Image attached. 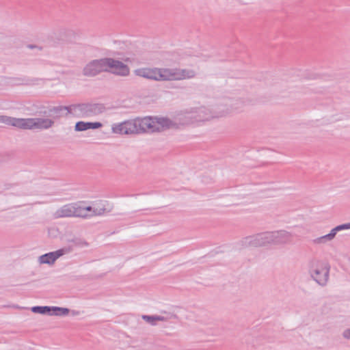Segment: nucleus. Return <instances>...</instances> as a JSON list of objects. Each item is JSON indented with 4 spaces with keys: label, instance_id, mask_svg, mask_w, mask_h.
Listing matches in <instances>:
<instances>
[{
    "label": "nucleus",
    "instance_id": "10",
    "mask_svg": "<svg viewBox=\"0 0 350 350\" xmlns=\"http://www.w3.org/2000/svg\"><path fill=\"white\" fill-rule=\"evenodd\" d=\"M268 244H286L292 241L293 235L285 230L266 232Z\"/></svg>",
    "mask_w": 350,
    "mask_h": 350
},
{
    "label": "nucleus",
    "instance_id": "7",
    "mask_svg": "<svg viewBox=\"0 0 350 350\" xmlns=\"http://www.w3.org/2000/svg\"><path fill=\"white\" fill-rule=\"evenodd\" d=\"M267 239L266 232L246 237L237 243V247L241 250L264 246L268 244Z\"/></svg>",
    "mask_w": 350,
    "mask_h": 350
},
{
    "label": "nucleus",
    "instance_id": "19",
    "mask_svg": "<svg viewBox=\"0 0 350 350\" xmlns=\"http://www.w3.org/2000/svg\"><path fill=\"white\" fill-rule=\"evenodd\" d=\"M334 234L331 230L327 234L317 237L312 240V243L316 245H325L332 241L335 238Z\"/></svg>",
    "mask_w": 350,
    "mask_h": 350
},
{
    "label": "nucleus",
    "instance_id": "15",
    "mask_svg": "<svg viewBox=\"0 0 350 350\" xmlns=\"http://www.w3.org/2000/svg\"><path fill=\"white\" fill-rule=\"evenodd\" d=\"M101 126L102 124L100 122H85L80 121L76 123L75 129L77 131H84L88 129H99Z\"/></svg>",
    "mask_w": 350,
    "mask_h": 350
},
{
    "label": "nucleus",
    "instance_id": "17",
    "mask_svg": "<svg viewBox=\"0 0 350 350\" xmlns=\"http://www.w3.org/2000/svg\"><path fill=\"white\" fill-rule=\"evenodd\" d=\"M111 207L106 202L104 203L97 204L94 206L92 216L102 215L105 213H109Z\"/></svg>",
    "mask_w": 350,
    "mask_h": 350
},
{
    "label": "nucleus",
    "instance_id": "6",
    "mask_svg": "<svg viewBox=\"0 0 350 350\" xmlns=\"http://www.w3.org/2000/svg\"><path fill=\"white\" fill-rule=\"evenodd\" d=\"M54 124V121L49 118H23L22 129H48Z\"/></svg>",
    "mask_w": 350,
    "mask_h": 350
},
{
    "label": "nucleus",
    "instance_id": "20",
    "mask_svg": "<svg viewBox=\"0 0 350 350\" xmlns=\"http://www.w3.org/2000/svg\"><path fill=\"white\" fill-rule=\"evenodd\" d=\"M94 206H81L79 204L77 203V210L80 213V215H78L79 217H88L92 216Z\"/></svg>",
    "mask_w": 350,
    "mask_h": 350
},
{
    "label": "nucleus",
    "instance_id": "21",
    "mask_svg": "<svg viewBox=\"0 0 350 350\" xmlns=\"http://www.w3.org/2000/svg\"><path fill=\"white\" fill-rule=\"evenodd\" d=\"M31 311L34 313H38L41 314H48L51 316V312L52 311V306H33L31 308Z\"/></svg>",
    "mask_w": 350,
    "mask_h": 350
},
{
    "label": "nucleus",
    "instance_id": "18",
    "mask_svg": "<svg viewBox=\"0 0 350 350\" xmlns=\"http://www.w3.org/2000/svg\"><path fill=\"white\" fill-rule=\"evenodd\" d=\"M334 234L331 230L327 234L317 237L312 240V243L316 245H325L332 241L335 238Z\"/></svg>",
    "mask_w": 350,
    "mask_h": 350
},
{
    "label": "nucleus",
    "instance_id": "16",
    "mask_svg": "<svg viewBox=\"0 0 350 350\" xmlns=\"http://www.w3.org/2000/svg\"><path fill=\"white\" fill-rule=\"evenodd\" d=\"M23 118H16L7 116H0V123H3L7 125H12L13 126L22 129Z\"/></svg>",
    "mask_w": 350,
    "mask_h": 350
},
{
    "label": "nucleus",
    "instance_id": "14",
    "mask_svg": "<svg viewBox=\"0 0 350 350\" xmlns=\"http://www.w3.org/2000/svg\"><path fill=\"white\" fill-rule=\"evenodd\" d=\"M169 81L189 79L196 77V72L192 69L168 68Z\"/></svg>",
    "mask_w": 350,
    "mask_h": 350
},
{
    "label": "nucleus",
    "instance_id": "26",
    "mask_svg": "<svg viewBox=\"0 0 350 350\" xmlns=\"http://www.w3.org/2000/svg\"><path fill=\"white\" fill-rule=\"evenodd\" d=\"M62 33L65 34L66 37L62 39L66 41H71V37L75 36V33L72 30H63Z\"/></svg>",
    "mask_w": 350,
    "mask_h": 350
},
{
    "label": "nucleus",
    "instance_id": "8",
    "mask_svg": "<svg viewBox=\"0 0 350 350\" xmlns=\"http://www.w3.org/2000/svg\"><path fill=\"white\" fill-rule=\"evenodd\" d=\"M137 75L155 81H169L168 68H142L137 70Z\"/></svg>",
    "mask_w": 350,
    "mask_h": 350
},
{
    "label": "nucleus",
    "instance_id": "30",
    "mask_svg": "<svg viewBox=\"0 0 350 350\" xmlns=\"http://www.w3.org/2000/svg\"><path fill=\"white\" fill-rule=\"evenodd\" d=\"M275 190H271V192L273 193V192H275Z\"/></svg>",
    "mask_w": 350,
    "mask_h": 350
},
{
    "label": "nucleus",
    "instance_id": "22",
    "mask_svg": "<svg viewBox=\"0 0 350 350\" xmlns=\"http://www.w3.org/2000/svg\"><path fill=\"white\" fill-rule=\"evenodd\" d=\"M69 309L66 308H61L57 306H52L51 316H66L69 313Z\"/></svg>",
    "mask_w": 350,
    "mask_h": 350
},
{
    "label": "nucleus",
    "instance_id": "4",
    "mask_svg": "<svg viewBox=\"0 0 350 350\" xmlns=\"http://www.w3.org/2000/svg\"><path fill=\"white\" fill-rule=\"evenodd\" d=\"M330 266L322 261L312 262L309 267L310 278L319 286H325L329 278Z\"/></svg>",
    "mask_w": 350,
    "mask_h": 350
},
{
    "label": "nucleus",
    "instance_id": "2",
    "mask_svg": "<svg viewBox=\"0 0 350 350\" xmlns=\"http://www.w3.org/2000/svg\"><path fill=\"white\" fill-rule=\"evenodd\" d=\"M240 104L239 100L229 99L224 103L217 105L214 108L204 106L193 108L196 123L226 117L239 110Z\"/></svg>",
    "mask_w": 350,
    "mask_h": 350
},
{
    "label": "nucleus",
    "instance_id": "12",
    "mask_svg": "<svg viewBox=\"0 0 350 350\" xmlns=\"http://www.w3.org/2000/svg\"><path fill=\"white\" fill-rule=\"evenodd\" d=\"M78 215H80V213L77 210V203L65 204L57 209L53 213L55 219L72 217H79Z\"/></svg>",
    "mask_w": 350,
    "mask_h": 350
},
{
    "label": "nucleus",
    "instance_id": "28",
    "mask_svg": "<svg viewBox=\"0 0 350 350\" xmlns=\"http://www.w3.org/2000/svg\"><path fill=\"white\" fill-rule=\"evenodd\" d=\"M341 335H342V338H344L347 340H350V327L345 329L342 331Z\"/></svg>",
    "mask_w": 350,
    "mask_h": 350
},
{
    "label": "nucleus",
    "instance_id": "9",
    "mask_svg": "<svg viewBox=\"0 0 350 350\" xmlns=\"http://www.w3.org/2000/svg\"><path fill=\"white\" fill-rule=\"evenodd\" d=\"M103 72H107L106 58L92 60L83 69V75L89 77H95Z\"/></svg>",
    "mask_w": 350,
    "mask_h": 350
},
{
    "label": "nucleus",
    "instance_id": "1",
    "mask_svg": "<svg viewBox=\"0 0 350 350\" xmlns=\"http://www.w3.org/2000/svg\"><path fill=\"white\" fill-rule=\"evenodd\" d=\"M171 122L165 119L154 117H145L123 122L125 135L144 132H162L163 129L169 127Z\"/></svg>",
    "mask_w": 350,
    "mask_h": 350
},
{
    "label": "nucleus",
    "instance_id": "27",
    "mask_svg": "<svg viewBox=\"0 0 350 350\" xmlns=\"http://www.w3.org/2000/svg\"><path fill=\"white\" fill-rule=\"evenodd\" d=\"M74 243L75 245L80 247H85L89 246V243L86 241L82 239H76L74 241Z\"/></svg>",
    "mask_w": 350,
    "mask_h": 350
},
{
    "label": "nucleus",
    "instance_id": "29",
    "mask_svg": "<svg viewBox=\"0 0 350 350\" xmlns=\"http://www.w3.org/2000/svg\"><path fill=\"white\" fill-rule=\"evenodd\" d=\"M157 321H167L168 320V318L163 317V316H159L155 315Z\"/></svg>",
    "mask_w": 350,
    "mask_h": 350
},
{
    "label": "nucleus",
    "instance_id": "23",
    "mask_svg": "<svg viewBox=\"0 0 350 350\" xmlns=\"http://www.w3.org/2000/svg\"><path fill=\"white\" fill-rule=\"evenodd\" d=\"M350 229V222L347 224H343L341 225H338L336 226L335 228L332 229V232L336 236L338 232L345 230H349Z\"/></svg>",
    "mask_w": 350,
    "mask_h": 350
},
{
    "label": "nucleus",
    "instance_id": "5",
    "mask_svg": "<svg viewBox=\"0 0 350 350\" xmlns=\"http://www.w3.org/2000/svg\"><path fill=\"white\" fill-rule=\"evenodd\" d=\"M193 108L187 109L176 114L174 120L167 118L158 117V118H163L169 120L171 125L163 129V131L170 129H177L179 126H186L191 124L196 123Z\"/></svg>",
    "mask_w": 350,
    "mask_h": 350
},
{
    "label": "nucleus",
    "instance_id": "25",
    "mask_svg": "<svg viewBox=\"0 0 350 350\" xmlns=\"http://www.w3.org/2000/svg\"><path fill=\"white\" fill-rule=\"evenodd\" d=\"M142 319L145 321H146L148 323H149L152 325H155L157 324V319H156L155 315H152V316L143 315Z\"/></svg>",
    "mask_w": 350,
    "mask_h": 350
},
{
    "label": "nucleus",
    "instance_id": "3",
    "mask_svg": "<svg viewBox=\"0 0 350 350\" xmlns=\"http://www.w3.org/2000/svg\"><path fill=\"white\" fill-rule=\"evenodd\" d=\"M105 107L101 104L83 103L72 105L68 107H55L51 111L59 114L62 111H66V114L80 115L82 116H93L102 113Z\"/></svg>",
    "mask_w": 350,
    "mask_h": 350
},
{
    "label": "nucleus",
    "instance_id": "11",
    "mask_svg": "<svg viewBox=\"0 0 350 350\" xmlns=\"http://www.w3.org/2000/svg\"><path fill=\"white\" fill-rule=\"evenodd\" d=\"M106 67L107 72L117 75L126 76L129 74V68L126 64L112 58H106Z\"/></svg>",
    "mask_w": 350,
    "mask_h": 350
},
{
    "label": "nucleus",
    "instance_id": "13",
    "mask_svg": "<svg viewBox=\"0 0 350 350\" xmlns=\"http://www.w3.org/2000/svg\"><path fill=\"white\" fill-rule=\"evenodd\" d=\"M71 251L72 250L70 247H64L55 252L46 253L38 258V262L40 264L53 265L57 258L70 253Z\"/></svg>",
    "mask_w": 350,
    "mask_h": 350
},
{
    "label": "nucleus",
    "instance_id": "24",
    "mask_svg": "<svg viewBox=\"0 0 350 350\" xmlns=\"http://www.w3.org/2000/svg\"><path fill=\"white\" fill-rule=\"evenodd\" d=\"M111 130L112 132L116 134H124L123 122L113 124Z\"/></svg>",
    "mask_w": 350,
    "mask_h": 350
}]
</instances>
